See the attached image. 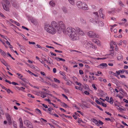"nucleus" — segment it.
Returning <instances> with one entry per match:
<instances>
[{"label": "nucleus", "instance_id": "dca6fc26", "mask_svg": "<svg viewBox=\"0 0 128 128\" xmlns=\"http://www.w3.org/2000/svg\"><path fill=\"white\" fill-rule=\"evenodd\" d=\"M40 94H41V96L43 98H44L46 96V95L48 94L44 92H41Z\"/></svg>", "mask_w": 128, "mask_h": 128}, {"label": "nucleus", "instance_id": "f704fd0d", "mask_svg": "<svg viewBox=\"0 0 128 128\" xmlns=\"http://www.w3.org/2000/svg\"><path fill=\"white\" fill-rule=\"evenodd\" d=\"M113 101H114L112 98V97L110 98V101L109 102L110 104H112L113 103Z\"/></svg>", "mask_w": 128, "mask_h": 128}, {"label": "nucleus", "instance_id": "4468645a", "mask_svg": "<svg viewBox=\"0 0 128 128\" xmlns=\"http://www.w3.org/2000/svg\"><path fill=\"white\" fill-rule=\"evenodd\" d=\"M103 9L102 8L100 9L98 11V12L100 14V17L103 19L104 18L105 15H104L102 12Z\"/></svg>", "mask_w": 128, "mask_h": 128}, {"label": "nucleus", "instance_id": "2eb2a0df", "mask_svg": "<svg viewBox=\"0 0 128 128\" xmlns=\"http://www.w3.org/2000/svg\"><path fill=\"white\" fill-rule=\"evenodd\" d=\"M0 52L2 55L3 56H5L8 55V56H11V55L8 52L7 53H6L0 49Z\"/></svg>", "mask_w": 128, "mask_h": 128}, {"label": "nucleus", "instance_id": "0eeeda50", "mask_svg": "<svg viewBox=\"0 0 128 128\" xmlns=\"http://www.w3.org/2000/svg\"><path fill=\"white\" fill-rule=\"evenodd\" d=\"M67 30L68 32V34L70 36L76 32V30L71 27L68 28H67Z\"/></svg>", "mask_w": 128, "mask_h": 128}, {"label": "nucleus", "instance_id": "f03ea898", "mask_svg": "<svg viewBox=\"0 0 128 128\" xmlns=\"http://www.w3.org/2000/svg\"><path fill=\"white\" fill-rule=\"evenodd\" d=\"M45 29L46 32L51 34H55L57 31V30L51 26L50 25L46 24L45 25Z\"/></svg>", "mask_w": 128, "mask_h": 128}, {"label": "nucleus", "instance_id": "5701e85b", "mask_svg": "<svg viewBox=\"0 0 128 128\" xmlns=\"http://www.w3.org/2000/svg\"><path fill=\"white\" fill-rule=\"evenodd\" d=\"M66 81L67 82L66 83V84L69 86H71V85L72 82L70 80H68Z\"/></svg>", "mask_w": 128, "mask_h": 128}, {"label": "nucleus", "instance_id": "9b49d317", "mask_svg": "<svg viewBox=\"0 0 128 128\" xmlns=\"http://www.w3.org/2000/svg\"><path fill=\"white\" fill-rule=\"evenodd\" d=\"M72 52L75 53V52H76V54H78L80 56H85L86 55L85 54V52H78V51H76V50H72Z\"/></svg>", "mask_w": 128, "mask_h": 128}, {"label": "nucleus", "instance_id": "0e129e2a", "mask_svg": "<svg viewBox=\"0 0 128 128\" xmlns=\"http://www.w3.org/2000/svg\"><path fill=\"white\" fill-rule=\"evenodd\" d=\"M110 89L111 92H115V91H114V89L112 88V87H110Z\"/></svg>", "mask_w": 128, "mask_h": 128}, {"label": "nucleus", "instance_id": "7ed1b4c3", "mask_svg": "<svg viewBox=\"0 0 128 128\" xmlns=\"http://www.w3.org/2000/svg\"><path fill=\"white\" fill-rule=\"evenodd\" d=\"M76 4L77 6L79 8L86 10H88V9L87 5L85 2L78 1L77 2Z\"/></svg>", "mask_w": 128, "mask_h": 128}, {"label": "nucleus", "instance_id": "37998d69", "mask_svg": "<svg viewBox=\"0 0 128 128\" xmlns=\"http://www.w3.org/2000/svg\"><path fill=\"white\" fill-rule=\"evenodd\" d=\"M95 102L97 104L100 105L102 103V102H99L98 100H95Z\"/></svg>", "mask_w": 128, "mask_h": 128}, {"label": "nucleus", "instance_id": "4be33fe9", "mask_svg": "<svg viewBox=\"0 0 128 128\" xmlns=\"http://www.w3.org/2000/svg\"><path fill=\"white\" fill-rule=\"evenodd\" d=\"M62 105L65 108H67V107H69V106H68L67 104L64 102H62Z\"/></svg>", "mask_w": 128, "mask_h": 128}, {"label": "nucleus", "instance_id": "b1692460", "mask_svg": "<svg viewBox=\"0 0 128 128\" xmlns=\"http://www.w3.org/2000/svg\"><path fill=\"white\" fill-rule=\"evenodd\" d=\"M70 3L72 5H74L75 4L74 0H68Z\"/></svg>", "mask_w": 128, "mask_h": 128}, {"label": "nucleus", "instance_id": "3c124183", "mask_svg": "<svg viewBox=\"0 0 128 128\" xmlns=\"http://www.w3.org/2000/svg\"><path fill=\"white\" fill-rule=\"evenodd\" d=\"M6 90V91L8 93H10V92H11L12 93H13L9 89H7Z\"/></svg>", "mask_w": 128, "mask_h": 128}, {"label": "nucleus", "instance_id": "e2e57ef3", "mask_svg": "<svg viewBox=\"0 0 128 128\" xmlns=\"http://www.w3.org/2000/svg\"><path fill=\"white\" fill-rule=\"evenodd\" d=\"M84 94L86 95H89L90 94V93L86 91H85L84 92Z\"/></svg>", "mask_w": 128, "mask_h": 128}, {"label": "nucleus", "instance_id": "e433bc0d", "mask_svg": "<svg viewBox=\"0 0 128 128\" xmlns=\"http://www.w3.org/2000/svg\"><path fill=\"white\" fill-rule=\"evenodd\" d=\"M123 58V56H118L117 57V59L118 60H122Z\"/></svg>", "mask_w": 128, "mask_h": 128}, {"label": "nucleus", "instance_id": "473e14b6", "mask_svg": "<svg viewBox=\"0 0 128 128\" xmlns=\"http://www.w3.org/2000/svg\"><path fill=\"white\" fill-rule=\"evenodd\" d=\"M16 74L18 76V78L20 79H21V78L23 77L22 75L19 73H17Z\"/></svg>", "mask_w": 128, "mask_h": 128}, {"label": "nucleus", "instance_id": "9d476101", "mask_svg": "<svg viewBox=\"0 0 128 128\" xmlns=\"http://www.w3.org/2000/svg\"><path fill=\"white\" fill-rule=\"evenodd\" d=\"M6 4V5L5 4H2L3 8L6 11H8L9 10V8L8 7H7V6H10V4L9 2H7Z\"/></svg>", "mask_w": 128, "mask_h": 128}, {"label": "nucleus", "instance_id": "58836bf2", "mask_svg": "<svg viewBox=\"0 0 128 128\" xmlns=\"http://www.w3.org/2000/svg\"><path fill=\"white\" fill-rule=\"evenodd\" d=\"M54 81L56 82H57L58 83H60V81L56 78H54Z\"/></svg>", "mask_w": 128, "mask_h": 128}, {"label": "nucleus", "instance_id": "603ef678", "mask_svg": "<svg viewBox=\"0 0 128 128\" xmlns=\"http://www.w3.org/2000/svg\"><path fill=\"white\" fill-rule=\"evenodd\" d=\"M64 70H65L66 71H67L68 69V67L66 66H64Z\"/></svg>", "mask_w": 128, "mask_h": 128}, {"label": "nucleus", "instance_id": "a18cd8bd", "mask_svg": "<svg viewBox=\"0 0 128 128\" xmlns=\"http://www.w3.org/2000/svg\"><path fill=\"white\" fill-rule=\"evenodd\" d=\"M75 83L76 84L80 86H81L82 85V84L78 82H76Z\"/></svg>", "mask_w": 128, "mask_h": 128}, {"label": "nucleus", "instance_id": "f8f14e48", "mask_svg": "<svg viewBox=\"0 0 128 128\" xmlns=\"http://www.w3.org/2000/svg\"><path fill=\"white\" fill-rule=\"evenodd\" d=\"M6 117L8 122V124L10 125H11L12 124V122L10 116L8 114H6Z\"/></svg>", "mask_w": 128, "mask_h": 128}, {"label": "nucleus", "instance_id": "a878e982", "mask_svg": "<svg viewBox=\"0 0 128 128\" xmlns=\"http://www.w3.org/2000/svg\"><path fill=\"white\" fill-rule=\"evenodd\" d=\"M24 124L26 126H27L29 123L30 122L29 120H25L24 121Z\"/></svg>", "mask_w": 128, "mask_h": 128}, {"label": "nucleus", "instance_id": "8fccbe9b", "mask_svg": "<svg viewBox=\"0 0 128 128\" xmlns=\"http://www.w3.org/2000/svg\"><path fill=\"white\" fill-rule=\"evenodd\" d=\"M91 6L92 8L94 10L96 9V7L95 6V5L93 4H92L91 5Z\"/></svg>", "mask_w": 128, "mask_h": 128}, {"label": "nucleus", "instance_id": "cd10ccee", "mask_svg": "<svg viewBox=\"0 0 128 128\" xmlns=\"http://www.w3.org/2000/svg\"><path fill=\"white\" fill-rule=\"evenodd\" d=\"M40 121L42 123H43V122H44V123H46V122H47L46 120L44 119V118H41L40 119Z\"/></svg>", "mask_w": 128, "mask_h": 128}, {"label": "nucleus", "instance_id": "39448f33", "mask_svg": "<svg viewBox=\"0 0 128 128\" xmlns=\"http://www.w3.org/2000/svg\"><path fill=\"white\" fill-rule=\"evenodd\" d=\"M51 24V26L57 30V31L58 33H60L61 32V30H60V28H59L57 23L55 21H52Z\"/></svg>", "mask_w": 128, "mask_h": 128}, {"label": "nucleus", "instance_id": "a19ab883", "mask_svg": "<svg viewBox=\"0 0 128 128\" xmlns=\"http://www.w3.org/2000/svg\"><path fill=\"white\" fill-rule=\"evenodd\" d=\"M57 60L59 61L62 60L64 61H65V60L62 59L61 58H57Z\"/></svg>", "mask_w": 128, "mask_h": 128}, {"label": "nucleus", "instance_id": "20e7f679", "mask_svg": "<svg viewBox=\"0 0 128 128\" xmlns=\"http://www.w3.org/2000/svg\"><path fill=\"white\" fill-rule=\"evenodd\" d=\"M84 45L87 48H92L96 49V47L93 45L92 43L90 41H86L84 43Z\"/></svg>", "mask_w": 128, "mask_h": 128}, {"label": "nucleus", "instance_id": "393cba45", "mask_svg": "<svg viewBox=\"0 0 128 128\" xmlns=\"http://www.w3.org/2000/svg\"><path fill=\"white\" fill-rule=\"evenodd\" d=\"M118 3L122 7H123L124 6V4L122 3V2L121 1L119 0L118 1Z\"/></svg>", "mask_w": 128, "mask_h": 128}, {"label": "nucleus", "instance_id": "ddd939ff", "mask_svg": "<svg viewBox=\"0 0 128 128\" xmlns=\"http://www.w3.org/2000/svg\"><path fill=\"white\" fill-rule=\"evenodd\" d=\"M76 30L78 33L81 35L84 36V35L85 34L84 32L79 28L78 27L76 28Z\"/></svg>", "mask_w": 128, "mask_h": 128}, {"label": "nucleus", "instance_id": "6e6d98bb", "mask_svg": "<svg viewBox=\"0 0 128 128\" xmlns=\"http://www.w3.org/2000/svg\"><path fill=\"white\" fill-rule=\"evenodd\" d=\"M45 100L46 101H47L50 104L51 103V101L49 99H45Z\"/></svg>", "mask_w": 128, "mask_h": 128}, {"label": "nucleus", "instance_id": "2f4dec72", "mask_svg": "<svg viewBox=\"0 0 128 128\" xmlns=\"http://www.w3.org/2000/svg\"><path fill=\"white\" fill-rule=\"evenodd\" d=\"M105 120L107 121H110L112 122H113L114 121L113 120L109 118H105Z\"/></svg>", "mask_w": 128, "mask_h": 128}, {"label": "nucleus", "instance_id": "aec40b11", "mask_svg": "<svg viewBox=\"0 0 128 128\" xmlns=\"http://www.w3.org/2000/svg\"><path fill=\"white\" fill-rule=\"evenodd\" d=\"M35 111L38 114H40V115H41L42 114V112L38 108H36L35 109Z\"/></svg>", "mask_w": 128, "mask_h": 128}, {"label": "nucleus", "instance_id": "412c9836", "mask_svg": "<svg viewBox=\"0 0 128 128\" xmlns=\"http://www.w3.org/2000/svg\"><path fill=\"white\" fill-rule=\"evenodd\" d=\"M111 11H108V13H109L110 14L112 13H113L115 12V11H116V10L115 8H111Z\"/></svg>", "mask_w": 128, "mask_h": 128}, {"label": "nucleus", "instance_id": "6e6552de", "mask_svg": "<svg viewBox=\"0 0 128 128\" xmlns=\"http://www.w3.org/2000/svg\"><path fill=\"white\" fill-rule=\"evenodd\" d=\"M70 36L73 40H78L79 39V35L76 33V32Z\"/></svg>", "mask_w": 128, "mask_h": 128}, {"label": "nucleus", "instance_id": "72a5a7b5", "mask_svg": "<svg viewBox=\"0 0 128 128\" xmlns=\"http://www.w3.org/2000/svg\"><path fill=\"white\" fill-rule=\"evenodd\" d=\"M62 10L65 13H66L67 12V11L66 8L64 7H63L62 8Z\"/></svg>", "mask_w": 128, "mask_h": 128}, {"label": "nucleus", "instance_id": "774afa93", "mask_svg": "<svg viewBox=\"0 0 128 128\" xmlns=\"http://www.w3.org/2000/svg\"><path fill=\"white\" fill-rule=\"evenodd\" d=\"M79 74H82L84 73L83 71L82 70H79Z\"/></svg>", "mask_w": 128, "mask_h": 128}, {"label": "nucleus", "instance_id": "79ce46f5", "mask_svg": "<svg viewBox=\"0 0 128 128\" xmlns=\"http://www.w3.org/2000/svg\"><path fill=\"white\" fill-rule=\"evenodd\" d=\"M96 44L98 46H100V45L101 43L100 41L98 40L97 41V42L96 43Z\"/></svg>", "mask_w": 128, "mask_h": 128}, {"label": "nucleus", "instance_id": "4d7b16f0", "mask_svg": "<svg viewBox=\"0 0 128 128\" xmlns=\"http://www.w3.org/2000/svg\"><path fill=\"white\" fill-rule=\"evenodd\" d=\"M52 86L53 87L55 88H58V86L56 84H54L52 85Z\"/></svg>", "mask_w": 128, "mask_h": 128}, {"label": "nucleus", "instance_id": "6ab92c4d", "mask_svg": "<svg viewBox=\"0 0 128 128\" xmlns=\"http://www.w3.org/2000/svg\"><path fill=\"white\" fill-rule=\"evenodd\" d=\"M50 5L51 6L54 7L55 5V2L53 0L50 1L49 3Z\"/></svg>", "mask_w": 128, "mask_h": 128}, {"label": "nucleus", "instance_id": "de8ad7c7", "mask_svg": "<svg viewBox=\"0 0 128 128\" xmlns=\"http://www.w3.org/2000/svg\"><path fill=\"white\" fill-rule=\"evenodd\" d=\"M80 20L82 23L84 24L86 23V22L82 18H81L80 19Z\"/></svg>", "mask_w": 128, "mask_h": 128}, {"label": "nucleus", "instance_id": "c03bdc74", "mask_svg": "<svg viewBox=\"0 0 128 128\" xmlns=\"http://www.w3.org/2000/svg\"><path fill=\"white\" fill-rule=\"evenodd\" d=\"M0 35L2 37V38H4L6 40H7V38L6 36L1 35L0 34Z\"/></svg>", "mask_w": 128, "mask_h": 128}, {"label": "nucleus", "instance_id": "423d86ee", "mask_svg": "<svg viewBox=\"0 0 128 128\" xmlns=\"http://www.w3.org/2000/svg\"><path fill=\"white\" fill-rule=\"evenodd\" d=\"M58 24L59 26V27L61 30L64 32H66V28L65 26V25L63 22L62 21H60L58 22Z\"/></svg>", "mask_w": 128, "mask_h": 128}, {"label": "nucleus", "instance_id": "ea45409f", "mask_svg": "<svg viewBox=\"0 0 128 128\" xmlns=\"http://www.w3.org/2000/svg\"><path fill=\"white\" fill-rule=\"evenodd\" d=\"M40 73L42 75L44 76H46V75L45 73L41 71L40 72Z\"/></svg>", "mask_w": 128, "mask_h": 128}, {"label": "nucleus", "instance_id": "864d4df0", "mask_svg": "<svg viewBox=\"0 0 128 128\" xmlns=\"http://www.w3.org/2000/svg\"><path fill=\"white\" fill-rule=\"evenodd\" d=\"M120 76L122 78H126V77L124 75H121Z\"/></svg>", "mask_w": 128, "mask_h": 128}, {"label": "nucleus", "instance_id": "bb28decb", "mask_svg": "<svg viewBox=\"0 0 128 128\" xmlns=\"http://www.w3.org/2000/svg\"><path fill=\"white\" fill-rule=\"evenodd\" d=\"M29 123V124L26 126H27L29 128H33V127L32 123L31 122H30V123Z\"/></svg>", "mask_w": 128, "mask_h": 128}, {"label": "nucleus", "instance_id": "69168bd1", "mask_svg": "<svg viewBox=\"0 0 128 128\" xmlns=\"http://www.w3.org/2000/svg\"><path fill=\"white\" fill-rule=\"evenodd\" d=\"M30 44H35V42H28Z\"/></svg>", "mask_w": 128, "mask_h": 128}, {"label": "nucleus", "instance_id": "c85d7f7f", "mask_svg": "<svg viewBox=\"0 0 128 128\" xmlns=\"http://www.w3.org/2000/svg\"><path fill=\"white\" fill-rule=\"evenodd\" d=\"M93 122L97 126V124H98V121L96 120L94 118L93 120Z\"/></svg>", "mask_w": 128, "mask_h": 128}, {"label": "nucleus", "instance_id": "5fc2aeb1", "mask_svg": "<svg viewBox=\"0 0 128 128\" xmlns=\"http://www.w3.org/2000/svg\"><path fill=\"white\" fill-rule=\"evenodd\" d=\"M96 106L97 108H98L100 110L102 111H103V110L102 108H101L98 105H96Z\"/></svg>", "mask_w": 128, "mask_h": 128}, {"label": "nucleus", "instance_id": "338daca9", "mask_svg": "<svg viewBox=\"0 0 128 128\" xmlns=\"http://www.w3.org/2000/svg\"><path fill=\"white\" fill-rule=\"evenodd\" d=\"M0 15L3 18H5V17L4 15L0 12Z\"/></svg>", "mask_w": 128, "mask_h": 128}, {"label": "nucleus", "instance_id": "a211bd4d", "mask_svg": "<svg viewBox=\"0 0 128 128\" xmlns=\"http://www.w3.org/2000/svg\"><path fill=\"white\" fill-rule=\"evenodd\" d=\"M126 70H119L118 71H116V72L117 73L118 75L120 74V73L121 74H123L124 72Z\"/></svg>", "mask_w": 128, "mask_h": 128}, {"label": "nucleus", "instance_id": "bf43d9fd", "mask_svg": "<svg viewBox=\"0 0 128 128\" xmlns=\"http://www.w3.org/2000/svg\"><path fill=\"white\" fill-rule=\"evenodd\" d=\"M2 62L3 64L5 66H8V64H7V63H6L5 62H2Z\"/></svg>", "mask_w": 128, "mask_h": 128}, {"label": "nucleus", "instance_id": "7c9ffc66", "mask_svg": "<svg viewBox=\"0 0 128 128\" xmlns=\"http://www.w3.org/2000/svg\"><path fill=\"white\" fill-rule=\"evenodd\" d=\"M98 24V25L100 26H102L104 25V23L102 21H100Z\"/></svg>", "mask_w": 128, "mask_h": 128}, {"label": "nucleus", "instance_id": "09e8293b", "mask_svg": "<svg viewBox=\"0 0 128 128\" xmlns=\"http://www.w3.org/2000/svg\"><path fill=\"white\" fill-rule=\"evenodd\" d=\"M106 58H96V59L97 60H104L105 59H106Z\"/></svg>", "mask_w": 128, "mask_h": 128}, {"label": "nucleus", "instance_id": "f3484780", "mask_svg": "<svg viewBox=\"0 0 128 128\" xmlns=\"http://www.w3.org/2000/svg\"><path fill=\"white\" fill-rule=\"evenodd\" d=\"M98 66H101V68H104V67H107L108 66V65L106 63H102L100 64Z\"/></svg>", "mask_w": 128, "mask_h": 128}, {"label": "nucleus", "instance_id": "052dcab7", "mask_svg": "<svg viewBox=\"0 0 128 128\" xmlns=\"http://www.w3.org/2000/svg\"><path fill=\"white\" fill-rule=\"evenodd\" d=\"M101 104L102 106H103L104 107H106V106H107L106 105V104H104V103L102 102Z\"/></svg>", "mask_w": 128, "mask_h": 128}, {"label": "nucleus", "instance_id": "49530a36", "mask_svg": "<svg viewBox=\"0 0 128 128\" xmlns=\"http://www.w3.org/2000/svg\"><path fill=\"white\" fill-rule=\"evenodd\" d=\"M13 124L14 126V127L17 126L16 123V122L14 121H13Z\"/></svg>", "mask_w": 128, "mask_h": 128}, {"label": "nucleus", "instance_id": "13d9d810", "mask_svg": "<svg viewBox=\"0 0 128 128\" xmlns=\"http://www.w3.org/2000/svg\"><path fill=\"white\" fill-rule=\"evenodd\" d=\"M60 73L61 75H62L64 76H66V75H65L64 74V72H60Z\"/></svg>", "mask_w": 128, "mask_h": 128}, {"label": "nucleus", "instance_id": "1a4fd4ad", "mask_svg": "<svg viewBox=\"0 0 128 128\" xmlns=\"http://www.w3.org/2000/svg\"><path fill=\"white\" fill-rule=\"evenodd\" d=\"M88 35L90 38H96L97 37V35L95 32H89L88 34Z\"/></svg>", "mask_w": 128, "mask_h": 128}, {"label": "nucleus", "instance_id": "c9c22d12", "mask_svg": "<svg viewBox=\"0 0 128 128\" xmlns=\"http://www.w3.org/2000/svg\"><path fill=\"white\" fill-rule=\"evenodd\" d=\"M109 74H110L113 75L114 76H116V74L113 72L112 71H110L109 72Z\"/></svg>", "mask_w": 128, "mask_h": 128}, {"label": "nucleus", "instance_id": "4c0bfd02", "mask_svg": "<svg viewBox=\"0 0 128 128\" xmlns=\"http://www.w3.org/2000/svg\"><path fill=\"white\" fill-rule=\"evenodd\" d=\"M92 87L94 88V89L96 90L97 89V88L96 86L94 84H93L92 85Z\"/></svg>", "mask_w": 128, "mask_h": 128}, {"label": "nucleus", "instance_id": "f257e3e1", "mask_svg": "<svg viewBox=\"0 0 128 128\" xmlns=\"http://www.w3.org/2000/svg\"><path fill=\"white\" fill-rule=\"evenodd\" d=\"M99 16L97 12H94L92 14V16L88 18V20L90 22L96 24L98 23V18Z\"/></svg>", "mask_w": 128, "mask_h": 128}, {"label": "nucleus", "instance_id": "c756f323", "mask_svg": "<svg viewBox=\"0 0 128 128\" xmlns=\"http://www.w3.org/2000/svg\"><path fill=\"white\" fill-rule=\"evenodd\" d=\"M98 124H97L98 126H100V125H102L104 123L100 120H99L98 122Z\"/></svg>", "mask_w": 128, "mask_h": 128}, {"label": "nucleus", "instance_id": "680f3d73", "mask_svg": "<svg viewBox=\"0 0 128 128\" xmlns=\"http://www.w3.org/2000/svg\"><path fill=\"white\" fill-rule=\"evenodd\" d=\"M105 113L111 116L112 115V114H111L110 113V112H109L107 111H105Z\"/></svg>", "mask_w": 128, "mask_h": 128}]
</instances>
